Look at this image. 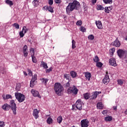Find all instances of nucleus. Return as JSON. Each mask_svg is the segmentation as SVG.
Instances as JSON below:
<instances>
[{"label": "nucleus", "mask_w": 127, "mask_h": 127, "mask_svg": "<svg viewBox=\"0 0 127 127\" xmlns=\"http://www.w3.org/2000/svg\"><path fill=\"white\" fill-rule=\"evenodd\" d=\"M48 80H49L48 79L44 78L41 79V81L42 83H43V84H44V85H46L47 84V82H48Z\"/></svg>", "instance_id": "22"}, {"label": "nucleus", "mask_w": 127, "mask_h": 127, "mask_svg": "<svg viewBox=\"0 0 127 127\" xmlns=\"http://www.w3.org/2000/svg\"><path fill=\"white\" fill-rule=\"evenodd\" d=\"M44 8L47 9L49 11H50V12H51L52 13H53V12H54L53 8H52L51 6H45Z\"/></svg>", "instance_id": "16"}, {"label": "nucleus", "mask_w": 127, "mask_h": 127, "mask_svg": "<svg viewBox=\"0 0 127 127\" xmlns=\"http://www.w3.org/2000/svg\"><path fill=\"white\" fill-rule=\"evenodd\" d=\"M48 20V21H49V20H50V19H49V20Z\"/></svg>", "instance_id": "62"}, {"label": "nucleus", "mask_w": 127, "mask_h": 127, "mask_svg": "<svg viewBox=\"0 0 127 127\" xmlns=\"http://www.w3.org/2000/svg\"><path fill=\"white\" fill-rule=\"evenodd\" d=\"M79 90L77 89V87L75 85H73L72 87H70L67 89L68 94H73V95H77Z\"/></svg>", "instance_id": "5"}, {"label": "nucleus", "mask_w": 127, "mask_h": 127, "mask_svg": "<svg viewBox=\"0 0 127 127\" xmlns=\"http://www.w3.org/2000/svg\"><path fill=\"white\" fill-rule=\"evenodd\" d=\"M23 53H24V56L25 57H27V56L28 55V53H27V52L25 51H23Z\"/></svg>", "instance_id": "49"}, {"label": "nucleus", "mask_w": 127, "mask_h": 127, "mask_svg": "<svg viewBox=\"0 0 127 127\" xmlns=\"http://www.w3.org/2000/svg\"><path fill=\"white\" fill-rule=\"evenodd\" d=\"M51 71H52V67L46 69V73H49V72H51Z\"/></svg>", "instance_id": "50"}, {"label": "nucleus", "mask_w": 127, "mask_h": 127, "mask_svg": "<svg viewBox=\"0 0 127 127\" xmlns=\"http://www.w3.org/2000/svg\"><path fill=\"white\" fill-rule=\"evenodd\" d=\"M27 50V46L25 45L23 48V51H26Z\"/></svg>", "instance_id": "52"}, {"label": "nucleus", "mask_w": 127, "mask_h": 127, "mask_svg": "<svg viewBox=\"0 0 127 127\" xmlns=\"http://www.w3.org/2000/svg\"><path fill=\"white\" fill-rule=\"evenodd\" d=\"M76 44V42L75 41V40H72V49H75V48H76V46H75Z\"/></svg>", "instance_id": "34"}, {"label": "nucleus", "mask_w": 127, "mask_h": 127, "mask_svg": "<svg viewBox=\"0 0 127 127\" xmlns=\"http://www.w3.org/2000/svg\"><path fill=\"white\" fill-rule=\"evenodd\" d=\"M38 114H39V111H38V110H37V109H35L33 110V115L34 116L36 120H37V119H38V118H39V116L38 115Z\"/></svg>", "instance_id": "14"}, {"label": "nucleus", "mask_w": 127, "mask_h": 127, "mask_svg": "<svg viewBox=\"0 0 127 127\" xmlns=\"http://www.w3.org/2000/svg\"><path fill=\"white\" fill-rule=\"evenodd\" d=\"M49 4L52 5V4H53V0H49Z\"/></svg>", "instance_id": "51"}, {"label": "nucleus", "mask_w": 127, "mask_h": 127, "mask_svg": "<svg viewBox=\"0 0 127 127\" xmlns=\"http://www.w3.org/2000/svg\"><path fill=\"white\" fill-rule=\"evenodd\" d=\"M28 75L29 76H32V71L30 69H28Z\"/></svg>", "instance_id": "48"}, {"label": "nucleus", "mask_w": 127, "mask_h": 127, "mask_svg": "<svg viewBox=\"0 0 127 127\" xmlns=\"http://www.w3.org/2000/svg\"><path fill=\"white\" fill-rule=\"evenodd\" d=\"M117 54L120 58H126L127 56V51L120 49L117 51Z\"/></svg>", "instance_id": "6"}, {"label": "nucleus", "mask_w": 127, "mask_h": 127, "mask_svg": "<svg viewBox=\"0 0 127 127\" xmlns=\"http://www.w3.org/2000/svg\"><path fill=\"white\" fill-rule=\"evenodd\" d=\"M89 120L87 119H83L81 121V127H89Z\"/></svg>", "instance_id": "8"}, {"label": "nucleus", "mask_w": 127, "mask_h": 127, "mask_svg": "<svg viewBox=\"0 0 127 127\" xmlns=\"http://www.w3.org/2000/svg\"><path fill=\"white\" fill-rule=\"evenodd\" d=\"M103 81L104 84H106V83H109V82H110V77L109 76V73L108 71L106 72V74Z\"/></svg>", "instance_id": "13"}, {"label": "nucleus", "mask_w": 127, "mask_h": 127, "mask_svg": "<svg viewBox=\"0 0 127 127\" xmlns=\"http://www.w3.org/2000/svg\"><path fill=\"white\" fill-rule=\"evenodd\" d=\"M63 120V118H62V116H59L57 118V122L60 124H61V123H62Z\"/></svg>", "instance_id": "31"}, {"label": "nucleus", "mask_w": 127, "mask_h": 127, "mask_svg": "<svg viewBox=\"0 0 127 127\" xmlns=\"http://www.w3.org/2000/svg\"><path fill=\"white\" fill-rule=\"evenodd\" d=\"M64 78H65V79H66V80H70V74H64Z\"/></svg>", "instance_id": "36"}, {"label": "nucleus", "mask_w": 127, "mask_h": 127, "mask_svg": "<svg viewBox=\"0 0 127 127\" xmlns=\"http://www.w3.org/2000/svg\"><path fill=\"white\" fill-rule=\"evenodd\" d=\"M30 51L31 52V56H34V55H35L34 48H30Z\"/></svg>", "instance_id": "37"}, {"label": "nucleus", "mask_w": 127, "mask_h": 127, "mask_svg": "<svg viewBox=\"0 0 127 127\" xmlns=\"http://www.w3.org/2000/svg\"><path fill=\"white\" fill-rule=\"evenodd\" d=\"M13 26H14L16 29H19V25L16 23H14Z\"/></svg>", "instance_id": "42"}, {"label": "nucleus", "mask_w": 127, "mask_h": 127, "mask_svg": "<svg viewBox=\"0 0 127 127\" xmlns=\"http://www.w3.org/2000/svg\"><path fill=\"white\" fill-rule=\"evenodd\" d=\"M12 110L14 115L16 114V104L14 103V100H12L10 101V105L5 104L2 106V109L4 111H8L9 109Z\"/></svg>", "instance_id": "2"}, {"label": "nucleus", "mask_w": 127, "mask_h": 127, "mask_svg": "<svg viewBox=\"0 0 127 127\" xmlns=\"http://www.w3.org/2000/svg\"><path fill=\"white\" fill-rule=\"evenodd\" d=\"M82 23H83V22H82V20H78L76 22V25L81 26L82 25Z\"/></svg>", "instance_id": "44"}, {"label": "nucleus", "mask_w": 127, "mask_h": 127, "mask_svg": "<svg viewBox=\"0 0 127 127\" xmlns=\"http://www.w3.org/2000/svg\"><path fill=\"white\" fill-rule=\"evenodd\" d=\"M70 74L72 78H76L77 77V72H75V71H70Z\"/></svg>", "instance_id": "19"}, {"label": "nucleus", "mask_w": 127, "mask_h": 127, "mask_svg": "<svg viewBox=\"0 0 127 127\" xmlns=\"http://www.w3.org/2000/svg\"><path fill=\"white\" fill-rule=\"evenodd\" d=\"M103 1L106 4H112L113 3V0H103Z\"/></svg>", "instance_id": "30"}, {"label": "nucleus", "mask_w": 127, "mask_h": 127, "mask_svg": "<svg viewBox=\"0 0 127 127\" xmlns=\"http://www.w3.org/2000/svg\"><path fill=\"white\" fill-rule=\"evenodd\" d=\"M100 94H102V92L101 91L94 92L91 97V98L93 99V100H95V99L97 98V96H98V95H100Z\"/></svg>", "instance_id": "15"}, {"label": "nucleus", "mask_w": 127, "mask_h": 127, "mask_svg": "<svg viewBox=\"0 0 127 127\" xmlns=\"http://www.w3.org/2000/svg\"><path fill=\"white\" fill-rule=\"evenodd\" d=\"M84 98L85 100H88L89 98H90V93H86L83 94Z\"/></svg>", "instance_id": "25"}, {"label": "nucleus", "mask_w": 127, "mask_h": 127, "mask_svg": "<svg viewBox=\"0 0 127 127\" xmlns=\"http://www.w3.org/2000/svg\"><path fill=\"white\" fill-rule=\"evenodd\" d=\"M64 87L65 88H69L70 87V81H68L66 83L64 84Z\"/></svg>", "instance_id": "46"}, {"label": "nucleus", "mask_w": 127, "mask_h": 127, "mask_svg": "<svg viewBox=\"0 0 127 127\" xmlns=\"http://www.w3.org/2000/svg\"><path fill=\"white\" fill-rule=\"evenodd\" d=\"M15 96L19 103H22V102H24V100H25V96H24V95L20 93L16 92L15 93Z\"/></svg>", "instance_id": "4"}, {"label": "nucleus", "mask_w": 127, "mask_h": 127, "mask_svg": "<svg viewBox=\"0 0 127 127\" xmlns=\"http://www.w3.org/2000/svg\"><path fill=\"white\" fill-rule=\"evenodd\" d=\"M23 73H24V74L25 75V76H27V73H26V72L24 71Z\"/></svg>", "instance_id": "59"}, {"label": "nucleus", "mask_w": 127, "mask_h": 127, "mask_svg": "<svg viewBox=\"0 0 127 127\" xmlns=\"http://www.w3.org/2000/svg\"><path fill=\"white\" fill-rule=\"evenodd\" d=\"M31 57L33 63H37V60H36V58L34 56H31Z\"/></svg>", "instance_id": "33"}, {"label": "nucleus", "mask_w": 127, "mask_h": 127, "mask_svg": "<svg viewBox=\"0 0 127 127\" xmlns=\"http://www.w3.org/2000/svg\"><path fill=\"white\" fill-rule=\"evenodd\" d=\"M55 91L58 96H61V93L64 91L63 86L60 83H56L54 86Z\"/></svg>", "instance_id": "3"}, {"label": "nucleus", "mask_w": 127, "mask_h": 127, "mask_svg": "<svg viewBox=\"0 0 127 127\" xmlns=\"http://www.w3.org/2000/svg\"><path fill=\"white\" fill-rule=\"evenodd\" d=\"M85 77L86 79L90 81V79L91 78V73L90 72H86L85 73Z\"/></svg>", "instance_id": "24"}, {"label": "nucleus", "mask_w": 127, "mask_h": 127, "mask_svg": "<svg viewBox=\"0 0 127 127\" xmlns=\"http://www.w3.org/2000/svg\"><path fill=\"white\" fill-rule=\"evenodd\" d=\"M126 63H127V60H126Z\"/></svg>", "instance_id": "63"}, {"label": "nucleus", "mask_w": 127, "mask_h": 127, "mask_svg": "<svg viewBox=\"0 0 127 127\" xmlns=\"http://www.w3.org/2000/svg\"><path fill=\"white\" fill-rule=\"evenodd\" d=\"M125 40H127V36L126 37Z\"/></svg>", "instance_id": "60"}, {"label": "nucleus", "mask_w": 127, "mask_h": 127, "mask_svg": "<svg viewBox=\"0 0 127 127\" xmlns=\"http://www.w3.org/2000/svg\"><path fill=\"white\" fill-rule=\"evenodd\" d=\"M47 123L49 125H51V124L53 123V119H52V118H51V117L48 118L47 120Z\"/></svg>", "instance_id": "23"}, {"label": "nucleus", "mask_w": 127, "mask_h": 127, "mask_svg": "<svg viewBox=\"0 0 127 127\" xmlns=\"http://www.w3.org/2000/svg\"><path fill=\"white\" fill-rule=\"evenodd\" d=\"M31 93L32 94L34 97H38L39 99H41V96L39 95V92L38 91L34 89H32Z\"/></svg>", "instance_id": "9"}, {"label": "nucleus", "mask_w": 127, "mask_h": 127, "mask_svg": "<svg viewBox=\"0 0 127 127\" xmlns=\"http://www.w3.org/2000/svg\"><path fill=\"white\" fill-rule=\"evenodd\" d=\"M28 41H29V42H30V41H31V40H28Z\"/></svg>", "instance_id": "61"}, {"label": "nucleus", "mask_w": 127, "mask_h": 127, "mask_svg": "<svg viewBox=\"0 0 127 127\" xmlns=\"http://www.w3.org/2000/svg\"><path fill=\"white\" fill-rule=\"evenodd\" d=\"M112 45L116 47H120L121 46V43L119 41V39L117 38L114 42H112Z\"/></svg>", "instance_id": "12"}, {"label": "nucleus", "mask_w": 127, "mask_h": 127, "mask_svg": "<svg viewBox=\"0 0 127 127\" xmlns=\"http://www.w3.org/2000/svg\"><path fill=\"white\" fill-rule=\"evenodd\" d=\"M4 122H0V127H4Z\"/></svg>", "instance_id": "53"}, {"label": "nucleus", "mask_w": 127, "mask_h": 127, "mask_svg": "<svg viewBox=\"0 0 127 127\" xmlns=\"http://www.w3.org/2000/svg\"><path fill=\"white\" fill-rule=\"evenodd\" d=\"M115 51H116L115 48H112L110 50V55H114V53H115Z\"/></svg>", "instance_id": "40"}, {"label": "nucleus", "mask_w": 127, "mask_h": 127, "mask_svg": "<svg viewBox=\"0 0 127 127\" xmlns=\"http://www.w3.org/2000/svg\"><path fill=\"white\" fill-rule=\"evenodd\" d=\"M32 3L34 6H37L39 4V2L37 0H34L33 1Z\"/></svg>", "instance_id": "27"}, {"label": "nucleus", "mask_w": 127, "mask_h": 127, "mask_svg": "<svg viewBox=\"0 0 127 127\" xmlns=\"http://www.w3.org/2000/svg\"><path fill=\"white\" fill-rule=\"evenodd\" d=\"M97 67H98L99 68H101L102 66H103V64L101 62H97L96 64Z\"/></svg>", "instance_id": "39"}, {"label": "nucleus", "mask_w": 127, "mask_h": 127, "mask_svg": "<svg viewBox=\"0 0 127 127\" xmlns=\"http://www.w3.org/2000/svg\"><path fill=\"white\" fill-rule=\"evenodd\" d=\"M56 3H61V0H55Z\"/></svg>", "instance_id": "54"}, {"label": "nucleus", "mask_w": 127, "mask_h": 127, "mask_svg": "<svg viewBox=\"0 0 127 127\" xmlns=\"http://www.w3.org/2000/svg\"><path fill=\"white\" fill-rule=\"evenodd\" d=\"M105 120L106 122H111L113 120L112 116H108L105 118Z\"/></svg>", "instance_id": "28"}, {"label": "nucleus", "mask_w": 127, "mask_h": 127, "mask_svg": "<svg viewBox=\"0 0 127 127\" xmlns=\"http://www.w3.org/2000/svg\"><path fill=\"white\" fill-rule=\"evenodd\" d=\"M93 3H96L97 2V0H92Z\"/></svg>", "instance_id": "57"}, {"label": "nucleus", "mask_w": 127, "mask_h": 127, "mask_svg": "<svg viewBox=\"0 0 127 127\" xmlns=\"http://www.w3.org/2000/svg\"><path fill=\"white\" fill-rule=\"evenodd\" d=\"M28 31V29L26 28H24V33H26V32H27V31Z\"/></svg>", "instance_id": "56"}, {"label": "nucleus", "mask_w": 127, "mask_h": 127, "mask_svg": "<svg viewBox=\"0 0 127 127\" xmlns=\"http://www.w3.org/2000/svg\"><path fill=\"white\" fill-rule=\"evenodd\" d=\"M102 114L103 115H107V114H108V111L107 110H104L103 112H102Z\"/></svg>", "instance_id": "55"}, {"label": "nucleus", "mask_w": 127, "mask_h": 127, "mask_svg": "<svg viewBox=\"0 0 127 127\" xmlns=\"http://www.w3.org/2000/svg\"><path fill=\"white\" fill-rule=\"evenodd\" d=\"M94 38H95V37H94V35H90L88 36V39H90V40H94Z\"/></svg>", "instance_id": "45"}, {"label": "nucleus", "mask_w": 127, "mask_h": 127, "mask_svg": "<svg viewBox=\"0 0 127 127\" xmlns=\"http://www.w3.org/2000/svg\"><path fill=\"white\" fill-rule=\"evenodd\" d=\"M20 89V84L17 83L16 85V90H17V91H19Z\"/></svg>", "instance_id": "43"}, {"label": "nucleus", "mask_w": 127, "mask_h": 127, "mask_svg": "<svg viewBox=\"0 0 127 127\" xmlns=\"http://www.w3.org/2000/svg\"><path fill=\"white\" fill-rule=\"evenodd\" d=\"M76 108L77 110L81 111L82 110V101L80 99H78L76 102Z\"/></svg>", "instance_id": "10"}, {"label": "nucleus", "mask_w": 127, "mask_h": 127, "mask_svg": "<svg viewBox=\"0 0 127 127\" xmlns=\"http://www.w3.org/2000/svg\"><path fill=\"white\" fill-rule=\"evenodd\" d=\"M37 80V74H34L32 76L31 80L30 83V86L31 88H33L34 85H35V81Z\"/></svg>", "instance_id": "7"}, {"label": "nucleus", "mask_w": 127, "mask_h": 127, "mask_svg": "<svg viewBox=\"0 0 127 127\" xmlns=\"http://www.w3.org/2000/svg\"><path fill=\"white\" fill-rule=\"evenodd\" d=\"M117 106H114V107H113V109H114V110L115 111L117 110Z\"/></svg>", "instance_id": "58"}, {"label": "nucleus", "mask_w": 127, "mask_h": 127, "mask_svg": "<svg viewBox=\"0 0 127 127\" xmlns=\"http://www.w3.org/2000/svg\"><path fill=\"white\" fill-rule=\"evenodd\" d=\"M79 7H80V3L77 0H74L72 2L69 3L66 8L67 14H69L70 12L73 11L74 9H79Z\"/></svg>", "instance_id": "1"}, {"label": "nucleus", "mask_w": 127, "mask_h": 127, "mask_svg": "<svg viewBox=\"0 0 127 127\" xmlns=\"http://www.w3.org/2000/svg\"><path fill=\"white\" fill-rule=\"evenodd\" d=\"M104 7L102 5H97V9L98 10H104Z\"/></svg>", "instance_id": "32"}, {"label": "nucleus", "mask_w": 127, "mask_h": 127, "mask_svg": "<svg viewBox=\"0 0 127 127\" xmlns=\"http://www.w3.org/2000/svg\"><path fill=\"white\" fill-rule=\"evenodd\" d=\"M96 24L99 29H102L103 28V25L101 21H96Z\"/></svg>", "instance_id": "18"}, {"label": "nucleus", "mask_w": 127, "mask_h": 127, "mask_svg": "<svg viewBox=\"0 0 127 127\" xmlns=\"http://www.w3.org/2000/svg\"><path fill=\"white\" fill-rule=\"evenodd\" d=\"M2 97L4 100H6V99H12V97L11 96V95H10L9 94H6V96L2 95Z\"/></svg>", "instance_id": "20"}, {"label": "nucleus", "mask_w": 127, "mask_h": 127, "mask_svg": "<svg viewBox=\"0 0 127 127\" xmlns=\"http://www.w3.org/2000/svg\"><path fill=\"white\" fill-rule=\"evenodd\" d=\"M80 31H82V32H86V28H85L84 27H81L80 28Z\"/></svg>", "instance_id": "47"}, {"label": "nucleus", "mask_w": 127, "mask_h": 127, "mask_svg": "<svg viewBox=\"0 0 127 127\" xmlns=\"http://www.w3.org/2000/svg\"><path fill=\"white\" fill-rule=\"evenodd\" d=\"M93 61L95 63H98L99 61H100V59H99V57H98V56H96L94 59H93Z\"/></svg>", "instance_id": "38"}, {"label": "nucleus", "mask_w": 127, "mask_h": 127, "mask_svg": "<svg viewBox=\"0 0 127 127\" xmlns=\"http://www.w3.org/2000/svg\"><path fill=\"white\" fill-rule=\"evenodd\" d=\"M118 83L119 85H120L121 86H122V85H123V84H124V80H123L122 79H118Z\"/></svg>", "instance_id": "41"}, {"label": "nucleus", "mask_w": 127, "mask_h": 127, "mask_svg": "<svg viewBox=\"0 0 127 127\" xmlns=\"http://www.w3.org/2000/svg\"><path fill=\"white\" fill-rule=\"evenodd\" d=\"M6 3L7 4H8V5H9L10 6H11V5H13V2H12V1L10 0H6Z\"/></svg>", "instance_id": "29"}, {"label": "nucleus", "mask_w": 127, "mask_h": 127, "mask_svg": "<svg viewBox=\"0 0 127 127\" xmlns=\"http://www.w3.org/2000/svg\"><path fill=\"white\" fill-rule=\"evenodd\" d=\"M109 64L111 65V66H114V67H116L117 66V63L116 62V59L112 58H111L109 61Z\"/></svg>", "instance_id": "11"}, {"label": "nucleus", "mask_w": 127, "mask_h": 127, "mask_svg": "<svg viewBox=\"0 0 127 127\" xmlns=\"http://www.w3.org/2000/svg\"><path fill=\"white\" fill-rule=\"evenodd\" d=\"M24 28H26L25 26H24L22 28V31L20 32L19 35L20 37H23L24 36V34H23V32L24 31Z\"/></svg>", "instance_id": "26"}, {"label": "nucleus", "mask_w": 127, "mask_h": 127, "mask_svg": "<svg viewBox=\"0 0 127 127\" xmlns=\"http://www.w3.org/2000/svg\"><path fill=\"white\" fill-rule=\"evenodd\" d=\"M41 64L45 69H47V68H48V66H47V64H46L45 62H42Z\"/></svg>", "instance_id": "35"}, {"label": "nucleus", "mask_w": 127, "mask_h": 127, "mask_svg": "<svg viewBox=\"0 0 127 127\" xmlns=\"http://www.w3.org/2000/svg\"><path fill=\"white\" fill-rule=\"evenodd\" d=\"M97 109H99V110H102V109H103V108H104V105H103L102 102H99L97 104Z\"/></svg>", "instance_id": "21"}, {"label": "nucleus", "mask_w": 127, "mask_h": 127, "mask_svg": "<svg viewBox=\"0 0 127 127\" xmlns=\"http://www.w3.org/2000/svg\"><path fill=\"white\" fill-rule=\"evenodd\" d=\"M113 9V6H110L108 7H105V12L106 13H110V11Z\"/></svg>", "instance_id": "17"}]
</instances>
